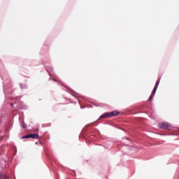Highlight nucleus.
Returning <instances> with one entry per match:
<instances>
[{"mask_svg":"<svg viewBox=\"0 0 179 179\" xmlns=\"http://www.w3.org/2000/svg\"><path fill=\"white\" fill-rule=\"evenodd\" d=\"M21 127L22 128H27L26 124L23 122L21 123Z\"/></svg>","mask_w":179,"mask_h":179,"instance_id":"obj_7","label":"nucleus"},{"mask_svg":"<svg viewBox=\"0 0 179 179\" xmlns=\"http://www.w3.org/2000/svg\"><path fill=\"white\" fill-rule=\"evenodd\" d=\"M31 138H32L33 139H37L38 138H39L38 134H30Z\"/></svg>","mask_w":179,"mask_h":179,"instance_id":"obj_3","label":"nucleus"},{"mask_svg":"<svg viewBox=\"0 0 179 179\" xmlns=\"http://www.w3.org/2000/svg\"><path fill=\"white\" fill-rule=\"evenodd\" d=\"M155 94H156V91H155L154 90H152V93H151V96H155Z\"/></svg>","mask_w":179,"mask_h":179,"instance_id":"obj_8","label":"nucleus"},{"mask_svg":"<svg viewBox=\"0 0 179 179\" xmlns=\"http://www.w3.org/2000/svg\"><path fill=\"white\" fill-rule=\"evenodd\" d=\"M0 179H9V177L6 175L0 173Z\"/></svg>","mask_w":179,"mask_h":179,"instance_id":"obj_4","label":"nucleus"},{"mask_svg":"<svg viewBox=\"0 0 179 179\" xmlns=\"http://www.w3.org/2000/svg\"><path fill=\"white\" fill-rule=\"evenodd\" d=\"M107 117H110V115H108V113L101 115L99 118H107Z\"/></svg>","mask_w":179,"mask_h":179,"instance_id":"obj_5","label":"nucleus"},{"mask_svg":"<svg viewBox=\"0 0 179 179\" xmlns=\"http://www.w3.org/2000/svg\"><path fill=\"white\" fill-rule=\"evenodd\" d=\"M29 138H31L30 134H27L22 137V139H29Z\"/></svg>","mask_w":179,"mask_h":179,"instance_id":"obj_6","label":"nucleus"},{"mask_svg":"<svg viewBox=\"0 0 179 179\" xmlns=\"http://www.w3.org/2000/svg\"><path fill=\"white\" fill-rule=\"evenodd\" d=\"M153 90H155L156 92V90H157V87L155 86Z\"/></svg>","mask_w":179,"mask_h":179,"instance_id":"obj_12","label":"nucleus"},{"mask_svg":"<svg viewBox=\"0 0 179 179\" xmlns=\"http://www.w3.org/2000/svg\"><path fill=\"white\" fill-rule=\"evenodd\" d=\"M159 128H161L162 129H168V128H170V124L164 122H162L160 125H159Z\"/></svg>","mask_w":179,"mask_h":179,"instance_id":"obj_1","label":"nucleus"},{"mask_svg":"<svg viewBox=\"0 0 179 179\" xmlns=\"http://www.w3.org/2000/svg\"><path fill=\"white\" fill-rule=\"evenodd\" d=\"M120 113L118 111L114 110L113 112L108 113V115H109V117H114L115 115H118Z\"/></svg>","mask_w":179,"mask_h":179,"instance_id":"obj_2","label":"nucleus"},{"mask_svg":"<svg viewBox=\"0 0 179 179\" xmlns=\"http://www.w3.org/2000/svg\"><path fill=\"white\" fill-rule=\"evenodd\" d=\"M155 86L157 87H159V85H157V84H155Z\"/></svg>","mask_w":179,"mask_h":179,"instance_id":"obj_13","label":"nucleus"},{"mask_svg":"<svg viewBox=\"0 0 179 179\" xmlns=\"http://www.w3.org/2000/svg\"><path fill=\"white\" fill-rule=\"evenodd\" d=\"M20 87H22V89H23V87H22V85H20Z\"/></svg>","mask_w":179,"mask_h":179,"instance_id":"obj_15","label":"nucleus"},{"mask_svg":"<svg viewBox=\"0 0 179 179\" xmlns=\"http://www.w3.org/2000/svg\"><path fill=\"white\" fill-rule=\"evenodd\" d=\"M48 72H50V71H52V68L50 67L48 69H47Z\"/></svg>","mask_w":179,"mask_h":179,"instance_id":"obj_10","label":"nucleus"},{"mask_svg":"<svg viewBox=\"0 0 179 179\" xmlns=\"http://www.w3.org/2000/svg\"><path fill=\"white\" fill-rule=\"evenodd\" d=\"M49 75L51 76V73H49Z\"/></svg>","mask_w":179,"mask_h":179,"instance_id":"obj_14","label":"nucleus"},{"mask_svg":"<svg viewBox=\"0 0 179 179\" xmlns=\"http://www.w3.org/2000/svg\"><path fill=\"white\" fill-rule=\"evenodd\" d=\"M159 83H160V81H157L155 85H157V86H159Z\"/></svg>","mask_w":179,"mask_h":179,"instance_id":"obj_11","label":"nucleus"},{"mask_svg":"<svg viewBox=\"0 0 179 179\" xmlns=\"http://www.w3.org/2000/svg\"><path fill=\"white\" fill-rule=\"evenodd\" d=\"M148 100L149 101H152V100H153V96L150 95Z\"/></svg>","mask_w":179,"mask_h":179,"instance_id":"obj_9","label":"nucleus"}]
</instances>
